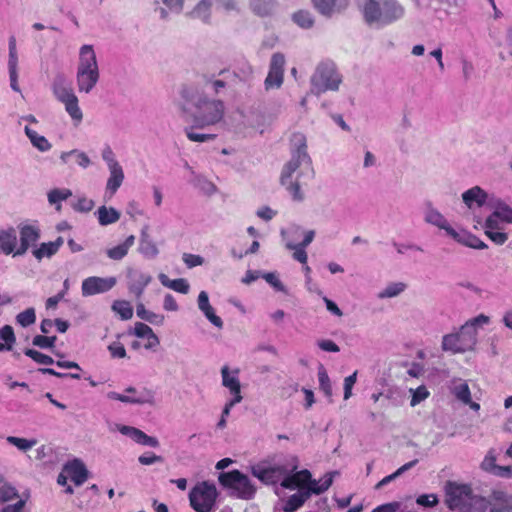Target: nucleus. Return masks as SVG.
<instances>
[{
  "instance_id": "obj_1",
  "label": "nucleus",
  "mask_w": 512,
  "mask_h": 512,
  "mask_svg": "<svg viewBox=\"0 0 512 512\" xmlns=\"http://www.w3.org/2000/svg\"><path fill=\"white\" fill-rule=\"evenodd\" d=\"M205 81L202 88L203 95H196L192 90L183 88L181 91L182 98L186 104L192 103L196 112L192 116L191 121L194 123V127L203 129L205 127L214 125L220 122L224 115V106L222 101L211 99L214 94H217L219 89L224 87V81L220 79H212L204 77ZM185 121L189 122L190 118L186 114V107H182Z\"/></svg>"
},
{
  "instance_id": "obj_2",
  "label": "nucleus",
  "mask_w": 512,
  "mask_h": 512,
  "mask_svg": "<svg viewBox=\"0 0 512 512\" xmlns=\"http://www.w3.org/2000/svg\"><path fill=\"white\" fill-rule=\"evenodd\" d=\"M362 12L366 23L382 28L401 19L405 10L397 0H366Z\"/></svg>"
},
{
  "instance_id": "obj_3",
  "label": "nucleus",
  "mask_w": 512,
  "mask_h": 512,
  "mask_svg": "<svg viewBox=\"0 0 512 512\" xmlns=\"http://www.w3.org/2000/svg\"><path fill=\"white\" fill-rule=\"evenodd\" d=\"M292 141L297 146V149L292 153L291 160L284 166L282 170L281 184L286 186L294 200L300 201L303 199V195L300 192V182H291L290 179L292 174L303 162L310 166V158L306 151V137L302 133H294Z\"/></svg>"
},
{
  "instance_id": "obj_4",
  "label": "nucleus",
  "mask_w": 512,
  "mask_h": 512,
  "mask_svg": "<svg viewBox=\"0 0 512 512\" xmlns=\"http://www.w3.org/2000/svg\"><path fill=\"white\" fill-rule=\"evenodd\" d=\"M76 80L79 92L85 93H89L99 80L98 63L91 45H84L80 49Z\"/></svg>"
},
{
  "instance_id": "obj_5",
  "label": "nucleus",
  "mask_w": 512,
  "mask_h": 512,
  "mask_svg": "<svg viewBox=\"0 0 512 512\" xmlns=\"http://www.w3.org/2000/svg\"><path fill=\"white\" fill-rule=\"evenodd\" d=\"M52 91L57 100L65 105V109L70 117L80 122L83 118V114L78 105V98L64 76L57 75L55 77L52 84Z\"/></svg>"
},
{
  "instance_id": "obj_6",
  "label": "nucleus",
  "mask_w": 512,
  "mask_h": 512,
  "mask_svg": "<svg viewBox=\"0 0 512 512\" xmlns=\"http://www.w3.org/2000/svg\"><path fill=\"white\" fill-rule=\"evenodd\" d=\"M340 83L341 77L332 61L319 63L315 73L311 77V84L317 93H322L327 90H337Z\"/></svg>"
},
{
  "instance_id": "obj_7",
  "label": "nucleus",
  "mask_w": 512,
  "mask_h": 512,
  "mask_svg": "<svg viewBox=\"0 0 512 512\" xmlns=\"http://www.w3.org/2000/svg\"><path fill=\"white\" fill-rule=\"evenodd\" d=\"M445 504L450 510L461 509L471 504L476 499H484L483 497L473 494V490L468 484H459L453 481H447L444 487Z\"/></svg>"
},
{
  "instance_id": "obj_8",
  "label": "nucleus",
  "mask_w": 512,
  "mask_h": 512,
  "mask_svg": "<svg viewBox=\"0 0 512 512\" xmlns=\"http://www.w3.org/2000/svg\"><path fill=\"white\" fill-rule=\"evenodd\" d=\"M217 489L206 481L197 483L189 493V502L196 512H211L215 506Z\"/></svg>"
},
{
  "instance_id": "obj_9",
  "label": "nucleus",
  "mask_w": 512,
  "mask_h": 512,
  "mask_svg": "<svg viewBox=\"0 0 512 512\" xmlns=\"http://www.w3.org/2000/svg\"><path fill=\"white\" fill-rule=\"evenodd\" d=\"M477 343V333L470 325H463L458 333L443 337L442 349L452 353H462L474 348Z\"/></svg>"
},
{
  "instance_id": "obj_10",
  "label": "nucleus",
  "mask_w": 512,
  "mask_h": 512,
  "mask_svg": "<svg viewBox=\"0 0 512 512\" xmlns=\"http://www.w3.org/2000/svg\"><path fill=\"white\" fill-rule=\"evenodd\" d=\"M226 489L231 490L236 497L246 500L253 498L256 491L248 476L238 470L226 472Z\"/></svg>"
},
{
  "instance_id": "obj_11",
  "label": "nucleus",
  "mask_w": 512,
  "mask_h": 512,
  "mask_svg": "<svg viewBox=\"0 0 512 512\" xmlns=\"http://www.w3.org/2000/svg\"><path fill=\"white\" fill-rule=\"evenodd\" d=\"M285 57L282 53H274L271 57L269 71L264 81L265 89L280 88L284 80Z\"/></svg>"
},
{
  "instance_id": "obj_12",
  "label": "nucleus",
  "mask_w": 512,
  "mask_h": 512,
  "mask_svg": "<svg viewBox=\"0 0 512 512\" xmlns=\"http://www.w3.org/2000/svg\"><path fill=\"white\" fill-rule=\"evenodd\" d=\"M116 285L115 277H97L91 276L83 280L81 291L83 296H92L100 293H105L111 290Z\"/></svg>"
},
{
  "instance_id": "obj_13",
  "label": "nucleus",
  "mask_w": 512,
  "mask_h": 512,
  "mask_svg": "<svg viewBox=\"0 0 512 512\" xmlns=\"http://www.w3.org/2000/svg\"><path fill=\"white\" fill-rule=\"evenodd\" d=\"M20 235V245L14 252V256L23 255L30 246L34 245L40 238V229L32 224H20L18 226Z\"/></svg>"
},
{
  "instance_id": "obj_14",
  "label": "nucleus",
  "mask_w": 512,
  "mask_h": 512,
  "mask_svg": "<svg viewBox=\"0 0 512 512\" xmlns=\"http://www.w3.org/2000/svg\"><path fill=\"white\" fill-rule=\"evenodd\" d=\"M287 473V469L283 465H275L265 468H259L258 470H254L253 474L265 484H277L281 483L282 479L285 477Z\"/></svg>"
},
{
  "instance_id": "obj_15",
  "label": "nucleus",
  "mask_w": 512,
  "mask_h": 512,
  "mask_svg": "<svg viewBox=\"0 0 512 512\" xmlns=\"http://www.w3.org/2000/svg\"><path fill=\"white\" fill-rule=\"evenodd\" d=\"M310 471L303 469L291 475H285L281 481V486L285 489H298V491H305V487L309 485Z\"/></svg>"
},
{
  "instance_id": "obj_16",
  "label": "nucleus",
  "mask_w": 512,
  "mask_h": 512,
  "mask_svg": "<svg viewBox=\"0 0 512 512\" xmlns=\"http://www.w3.org/2000/svg\"><path fill=\"white\" fill-rule=\"evenodd\" d=\"M490 507V512H511L512 511V496L504 491L495 490L490 495L487 501V507Z\"/></svg>"
},
{
  "instance_id": "obj_17",
  "label": "nucleus",
  "mask_w": 512,
  "mask_h": 512,
  "mask_svg": "<svg viewBox=\"0 0 512 512\" xmlns=\"http://www.w3.org/2000/svg\"><path fill=\"white\" fill-rule=\"evenodd\" d=\"M481 468L498 477H512V466H500L496 464L494 451L490 450L481 463Z\"/></svg>"
},
{
  "instance_id": "obj_18",
  "label": "nucleus",
  "mask_w": 512,
  "mask_h": 512,
  "mask_svg": "<svg viewBox=\"0 0 512 512\" xmlns=\"http://www.w3.org/2000/svg\"><path fill=\"white\" fill-rule=\"evenodd\" d=\"M64 473L71 479L76 485H82L88 478V470L81 460L75 459L64 467Z\"/></svg>"
},
{
  "instance_id": "obj_19",
  "label": "nucleus",
  "mask_w": 512,
  "mask_h": 512,
  "mask_svg": "<svg viewBox=\"0 0 512 512\" xmlns=\"http://www.w3.org/2000/svg\"><path fill=\"white\" fill-rule=\"evenodd\" d=\"M109 171L110 176L107 180L106 191L110 193V196H113L123 183L124 172L118 162L110 163Z\"/></svg>"
},
{
  "instance_id": "obj_20",
  "label": "nucleus",
  "mask_w": 512,
  "mask_h": 512,
  "mask_svg": "<svg viewBox=\"0 0 512 512\" xmlns=\"http://www.w3.org/2000/svg\"><path fill=\"white\" fill-rule=\"evenodd\" d=\"M120 431L123 434L130 436V438L138 444L149 447H157L159 445V442L155 437L147 435L138 428L123 426Z\"/></svg>"
},
{
  "instance_id": "obj_21",
  "label": "nucleus",
  "mask_w": 512,
  "mask_h": 512,
  "mask_svg": "<svg viewBox=\"0 0 512 512\" xmlns=\"http://www.w3.org/2000/svg\"><path fill=\"white\" fill-rule=\"evenodd\" d=\"M333 483V473H326L320 480H315L312 478V474L310 473L309 485L305 487L304 492H308L309 498L312 494L320 495L327 491Z\"/></svg>"
},
{
  "instance_id": "obj_22",
  "label": "nucleus",
  "mask_w": 512,
  "mask_h": 512,
  "mask_svg": "<svg viewBox=\"0 0 512 512\" xmlns=\"http://www.w3.org/2000/svg\"><path fill=\"white\" fill-rule=\"evenodd\" d=\"M17 249V236L14 228L0 230V253L13 254Z\"/></svg>"
},
{
  "instance_id": "obj_23",
  "label": "nucleus",
  "mask_w": 512,
  "mask_h": 512,
  "mask_svg": "<svg viewBox=\"0 0 512 512\" xmlns=\"http://www.w3.org/2000/svg\"><path fill=\"white\" fill-rule=\"evenodd\" d=\"M226 389L229 390L232 399L226 404V416L229 414V408L239 403L242 400L241 384L239 380L230 375L228 367L226 366Z\"/></svg>"
},
{
  "instance_id": "obj_24",
  "label": "nucleus",
  "mask_w": 512,
  "mask_h": 512,
  "mask_svg": "<svg viewBox=\"0 0 512 512\" xmlns=\"http://www.w3.org/2000/svg\"><path fill=\"white\" fill-rule=\"evenodd\" d=\"M462 199L468 207H471L473 203L481 207L487 200V193L479 186H474L462 194Z\"/></svg>"
},
{
  "instance_id": "obj_25",
  "label": "nucleus",
  "mask_w": 512,
  "mask_h": 512,
  "mask_svg": "<svg viewBox=\"0 0 512 512\" xmlns=\"http://www.w3.org/2000/svg\"><path fill=\"white\" fill-rule=\"evenodd\" d=\"M62 244H63V240L61 237H58L57 240H55V241L42 243L38 248L33 250V252H32L33 256L37 260H41L44 257L49 258L58 252V250L60 249Z\"/></svg>"
},
{
  "instance_id": "obj_26",
  "label": "nucleus",
  "mask_w": 512,
  "mask_h": 512,
  "mask_svg": "<svg viewBox=\"0 0 512 512\" xmlns=\"http://www.w3.org/2000/svg\"><path fill=\"white\" fill-rule=\"evenodd\" d=\"M426 221L439 227L440 229L445 230L446 233L451 237L458 236V232L448 224L445 217L437 210H429L426 214Z\"/></svg>"
},
{
  "instance_id": "obj_27",
  "label": "nucleus",
  "mask_w": 512,
  "mask_h": 512,
  "mask_svg": "<svg viewBox=\"0 0 512 512\" xmlns=\"http://www.w3.org/2000/svg\"><path fill=\"white\" fill-rule=\"evenodd\" d=\"M108 397L124 403L143 404L151 402L153 395L150 391L144 390L139 396H128L117 392H110Z\"/></svg>"
},
{
  "instance_id": "obj_28",
  "label": "nucleus",
  "mask_w": 512,
  "mask_h": 512,
  "mask_svg": "<svg viewBox=\"0 0 512 512\" xmlns=\"http://www.w3.org/2000/svg\"><path fill=\"white\" fill-rule=\"evenodd\" d=\"M309 499L308 492L298 491L288 497L283 505L284 512H295Z\"/></svg>"
},
{
  "instance_id": "obj_29",
  "label": "nucleus",
  "mask_w": 512,
  "mask_h": 512,
  "mask_svg": "<svg viewBox=\"0 0 512 512\" xmlns=\"http://www.w3.org/2000/svg\"><path fill=\"white\" fill-rule=\"evenodd\" d=\"M276 4V0H249L251 10L259 16L271 15Z\"/></svg>"
},
{
  "instance_id": "obj_30",
  "label": "nucleus",
  "mask_w": 512,
  "mask_h": 512,
  "mask_svg": "<svg viewBox=\"0 0 512 512\" xmlns=\"http://www.w3.org/2000/svg\"><path fill=\"white\" fill-rule=\"evenodd\" d=\"M111 310L123 321L133 317V307L127 300H115L111 305Z\"/></svg>"
},
{
  "instance_id": "obj_31",
  "label": "nucleus",
  "mask_w": 512,
  "mask_h": 512,
  "mask_svg": "<svg viewBox=\"0 0 512 512\" xmlns=\"http://www.w3.org/2000/svg\"><path fill=\"white\" fill-rule=\"evenodd\" d=\"M97 214L98 221L102 226L113 224L120 219V213L113 207L101 206L98 208Z\"/></svg>"
},
{
  "instance_id": "obj_32",
  "label": "nucleus",
  "mask_w": 512,
  "mask_h": 512,
  "mask_svg": "<svg viewBox=\"0 0 512 512\" xmlns=\"http://www.w3.org/2000/svg\"><path fill=\"white\" fill-rule=\"evenodd\" d=\"M160 281L163 286L168 287L176 292L187 294L189 292V284L186 279L178 278L174 280H170L166 275L162 274L160 276Z\"/></svg>"
},
{
  "instance_id": "obj_33",
  "label": "nucleus",
  "mask_w": 512,
  "mask_h": 512,
  "mask_svg": "<svg viewBox=\"0 0 512 512\" xmlns=\"http://www.w3.org/2000/svg\"><path fill=\"white\" fill-rule=\"evenodd\" d=\"M136 314L142 320H145L154 325H160L164 322V316L161 314H156L152 311H149L145 308L143 303H138L136 306Z\"/></svg>"
},
{
  "instance_id": "obj_34",
  "label": "nucleus",
  "mask_w": 512,
  "mask_h": 512,
  "mask_svg": "<svg viewBox=\"0 0 512 512\" xmlns=\"http://www.w3.org/2000/svg\"><path fill=\"white\" fill-rule=\"evenodd\" d=\"M454 240H456L457 242L465 245V246H468L470 248H473V249H479V250H482V249H486L488 246L486 243H484L480 238H478L477 236L473 235V234H460L458 233V236L457 237H452Z\"/></svg>"
},
{
  "instance_id": "obj_35",
  "label": "nucleus",
  "mask_w": 512,
  "mask_h": 512,
  "mask_svg": "<svg viewBox=\"0 0 512 512\" xmlns=\"http://www.w3.org/2000/svg\"><path fill=\"white\" fill-rule=\"evenodd\" d=\"M151 280L152 277L150 275L139 274L137 279H135L129 286L130 293L136 298H140Z\"/></svg>"
},
{
  "instance_id": "obj_36",
  "label": "nucleus",
  "mask_w": 512,
  "mask_h": 512,
  "mask_svg": "<svg viewBox=\"0 0 512 512\" xmlns=\"http://www.w3.org/2000/svg\"><path fill=\"white\" fill-rule=\"evenodd\" d=\"M212 1L211 0H201L196 7L192 10L191 16L193 18L200 19L202 21H207L211 14Z\"/></svg>"
},
{
  "instance_id": "obj_37",
  "label": "nucleus",
  "mask_w": 512,
  "mask_h": 512,
  "mask_svg": "<svg viewBox=\"0 0 512 512\" xmlns=\"http://www.w3.org/2000/svg\"><path fill=\"white\" fill-rule=\"evenodd\" d=\"M25 132L32 144L40 151L45 152L50 150L51 144L44 136L39 135L36 131L28 127L25 128Z\"/></svg>"
},
{
  "instance_id": "obj_38",
  "label": "nucleus",
  "mask_w": 512,
  "mask_h": 512,
  "mask_svg": "<svg viewBox=\"0 0 512 512\" xmlns=\"http://www.w3.org/2000/svg\"><path fill=\"white\" fill-rule=\"evenodd\" d=\"M134 334L139 338H150L154 339L152 342L153 344H159V338L157 335L153 332L152 328L148 326L145 323L142 322H136L134 326Z\"/></svg>"
},
{
  "instance_id": "obj_39",
  "label": "nucleus",
  "mask_w": 512,
  "mask_h": 512,
  "mask_svg": "<svg viewBox=\"0 0 512 512\" xmlns=\"http://www.w3.org/2000/svg\"><path fill=\"white\" fill-rule=\"evenodd\" d=\"M292 19L301 29H310L314 23L312 15L308 11H298L293 14Z\"/></svg>"
},
{
  "instance_id": "obj_40",
  "label": "nucleus",
  "mask_w": 512,
  "mask_h": 512,
  "mask_svg": "<svg viewBox=\"0 0 512 512\" xmlns=\"http://www.w3.org/2000/svg\"><path fill=\"white\" fill-rule=\"evenodd\" d=\"M17 496L16 489L0 476V501L7 502Z\"/></svg>"
},
{
  "instance_id": "obj_41",
  "label": "nucleus",
  "mask_w": 512,
  "mask_h": 512,
  "mask_svg": "<svg viewBox=\"0 0 512 512\" xmlns=\"http://www.w3.org/2000/svg\"><path fill=\"white\" fill-rule=\"evenodd\" d=\"M452 393L462 403L471 402V392L466 382H462L459 385H455L452 389Z\"/></svg>"
},
{
  "instance_id": "obj_42",
  "label": "nucleus",
  "mask_w": 512,
  "mask_h": 512,
  "mask_svg": "<svg viewBox=\"0 0 512 512\" xmlns=\"http://www.w3.org/2000/svg\"><path fill=\"white\" fill-rule=\"evenodd\" d=\"M24 354L26 356L30 357L32 360H34L38 364H43V365L54 364V359L51 356L46 355L42 352H39L35 349H30V348L25 349Z\"/></svg>"
},
{
  "instance_id": "obj_43",
  "label": "nucleus",
  "mask_w": 512,
  "mask_h": 512,
  "mask_svg": "<svg viewBox=\"0 0 512 512\" xmlns=\"http://www.w3.org/2000/svg\"><path fill=\"white\" fill-rule=\"evenodd\" d=\"M7 442L17 447L21 451H27L37 444L36 439H25L15 436H8Z\"/></svg>"
},
{
  "instance_id": "obj_44",
  "label": "nucleus",
  "mask_w": 512,
  "mask_h": 512,
  "mask_svg": "<svg viewBox=\"0 0 512 512\" xmlns=\"http://www.w3.org/2000/svg\"><path fill=\"white\" fill-rule=\"evenodd\" d=\"M418 463V460L417 459H414L404 465H402L400 468H398L394 473L384 477L378 484H377V487H381V486H384L388 483H390L392 480H394L395 478H397L398 476H400L401 474H403L405 471L411 469L412 467H414L416 464Z\"/></svg>"
},
{
  "instance_id": "obj_45",
  "label": "nucleus",
  "mask_w": 512,
  "mask_h": 512,
  "mask_svg": "<svg viewBox=\"0 0 512 512\" xmlns=\"http://www.w3.org/2000/svg\"><path fill=\"white\" fill-rule=\"evenodd\" d=\"M16 321L22 327H28L35 323L36 314L34 308H27L16 316Z\"/></svg>"
},
{
  "instance_id": "obj_46",
  "label": "nucleus",
  "mask_w": 512,
  "mask_h": 512,
  "mask_svg": "<svg viewBox=\"0 0 512 512\" xmlns=\"http://www.w3.org/2000/svg\"><path fill=\"white\" fill-rule=\"evenodd\" d=\"M195 128L196 127H194L193 125L192 127L185 129L186 136L190 141L205 142L208 140H212L216 137V134L194 132Z\"/></svg>"
},
{
  "instance_id": "obj_47",
  "label": "nucleus",
  "mask_w": 512,
  "mask_h": 512,
  "mask_svg": "<svg viewBox=\"0 0 512 512\" xmlns=\"http://www.w3.org/2000/svg\"><path fill=\"white\" fill-rule=\"evenodd\" d=\"M72 195L69 189H53L48 193V201L51 204H59L61 201L68 199Z\"/></svg>"
},
{
  "instance_id": "obj_48",
  "label": "nucleus",
  "mask_w": 512,
  "mask_h": 512,
  "mask_svg": "<svg viewBox=\"0 0 512 512\" xmlns=\"http://www.w3.org/2000/svg\"><path fill=\"white\" fill-rule=\"evenodd\" d=\"M318 380L320 389L323 391V393L331 397L332 396V386L330 382V378L324 368H321L318 372Z\"/></svg>"
},
{
  "instance_id": "obj_49",
  "label": "nucleus",
  "mask_w": 512,
  "mask_h": 512,
  "mask_svg": "<svg viewBox=\"0 0 512 512\" xmlns=\"http://www.w3.org/2000/svg\"><path fill=\"white\" fill-rule=\"evenodd\" d=\"M411 391H412V397H411L410 405L412 407L418 405L420 402L427 399L430 395V392L424 385H421V386L417 387L415 390H411Z\"/></svg>"
},
{
  "instance_id": "obj_50",
  "label": "nucleus",
  "mask_w": 512,
  "mask_h": 512,
  "mask_svg": "<svg viewBox=\"0 0 512 512\" xmlns=\"http://www.w3.org/2000/svg\"><path fill=\"white\" fill-rule=\"evenodd\" d=\"M287 248L289 250H293V258L300 262L301 264H306L307 263V259H308V256H307V253L305 251V248L304 246L300 245V244H292V243H287Z\"/></svg>"
},
{
  "instance_id": "obj_51",
  "label": "nucleus",
  "mask_w": 512,
  "mask_h": 512,
  "mask_svg": "<svg viewBox=\"0 0 512 512\" xmlns=\"http://www.w3.org/2000/svg\"><path fill=\"white\" fill-rule=\"evenodd\" d=\"M405 289V284L403 283H391L389 284L382 292H380V298H391L400 294Z\"/></svg>"
},
{
  "instance_id": "obj_52",
  "label": "nucleus",
  "mask_w": 512,
  "mask_h": 512,
  "mask_svg": "<svg viewBox=\"0 0 512 512\" xmlns=\"http://www.w3.org/2000/svg\"><path fill=\"white\" fill-rule=\"evenodd\" d=\"M57 340L56 336H44V335H36L32 343L34 346L40 347V348H52L55 345V342Z\"/></svg>"
},
{
  "instance_id": "obj_53",
  "label": "nucleus",
  "mask_w": 512,
  "mask_h": 512,
  "mask_svg": "<svg viewBox=\"0 0 512 512\" xmlns=\"http://www.w3.org/2000/svg\"><path fill=\"white\" fill-rule=\"evenodd\" d=\"M487 509L486 499H476L471 504L462 507L459 512H485Z\"/></svg>"
},
{
  "instance_id": "obj_54",
  "label": "nucleus",
  "mask_w": 512,
  "mask_h": 512,
  "mask_svg": "<svg viewBox=\"0 0 512 512\" xmlns=\"http://www.w3.org/2000/svg\"><path fill=\"white\" fill-rule=\"evenodd\" d=\"M0 338L7 344L11 349L16 342L14 330L10 325H5L0 329Z\"/></svg>"
},
{
  "instance_id": "obj_55",
  "label": "nucleus",
  "mask_w": 512,
  "mask_h": 512,
  "mask_svg": "<svg viewBox=\"0 0 512 512\" xmlns=\"http://www.w3.org/2000/svg\"><path fill=\"white\" fill-rule=\"evenodd\" d=\"M17 52H16V41L14 37H11L9 40V61L8 67L9 70L17 69Z\"/></svg>"
},
{
  "instance_id": "obj_56",
  "label": "nucleus",
  "mask_w": 512,
  "mask_h": 512,
  "mask_svg": "<svg viewBox=\"0 0 512 512\" xmlns=\"http://www.w3.org/2000/svg\"><path fill=\"white\" fill-rule=\"evenodd\" d=\"M182 259L188 268L200 266L204 262V259L200 255H195L191 253H184Z\"/></svg>"
},
{
  "instance_id": "obj_57",
  "label": "nucleus",
  "mask_w": 512,
  "mask_h": 512,
  "mask_svg": "<svg viewBox=\"0 0 512 512\" xmlns=\"http://www.w3.org/2000/svg\"><path fill=\"white\" fill-rule=\"evenodd\" d=\"M313 2L322 14H329L333 10L336 0H313Z\"/></svg>"
},
{
  "instance_id": "obj_58",
  "label": "nucleus",
  "mask_w": 512,
  "mask_h": 512,
  "mask_svg": "<svg viewBox=\"0 0 512 512\" xmlns=\"http://www.w3.org/2000/svg\"><path fill=\"white\" fill-rule=\"evenodd\" d=\"M357 380V371H355L353 374L347 376L344 379V399L347 400L352 395V388Z\"/></svg>"
},
{
  "instance_id": "obj_59",
  "label": "nucleus",
  "mask_w": 512,
  "mask_h": 512,
  "mask_svg": "<svg viewBox=\"0 0 512 512\" xmlns=\"http://www.w3.org/2000/svg\"><path fill=\"white\" fill-rule=\"evenodd\" d=\"M128 251L122 244L107 250V256L113 260H121L127 255Z\"/></svg>"
},
{
  "instance_id": "obj_60",
  "label": "nucleus",
  "mask_w": 512,
  "mask_h": 512,
  "mask_svg": "<svg viewBox=\"0 0 512 512\" xmlns=\"http://www.w3.org/2000/svg\"><path fill=\"white\" fill-rule=\"evenodd\" d=\"M485 235L496 245H503L508 239V235L500 231H486Z\"/></svg>"
},
{
  "instance_id": "obj_61",
  "label": "nucleus",
  "mask_w": 512,
  "mask_h": 512,
  "mask_svg": "<svg viewBox=\"0 0 512 512\" xmlns=\"http://www.w3.org/2000/svg\"><path fill=\"white\" fill-rule=\"evenodd\" d=\"M94 202L88 198H80L74 205V209L79 212H89L93 209Z\"/></svg>"
},
{
  "instance_id": "obj_62",
  "label": "nucleus",
  "mask_w": 512,
  "mask_h": 512,
  "mask_svg": "<svg viewBox=\"0 0 512 512\" xmlns=\"http://www.w3.org/2000/svg\"><path fill=\"white\" fill-rule=\"evenodd\" d=\"M494 214H496L499 217V219L507 223H512V209L509 206H499L497 210L494 211Z\"/></svg>"
},
{
  "instance_id": "obj_63",
  "label": "nucleus",
  "mask_w": 512,
  "mask_h": 512,
  "mask_svg": "<svg viewBox=\"0 0 512 512\" xmlns=\"http://www.w3.org/2000/svg\"><path fill=\"white\" fill-rule=\"evenodd\" d=\"M108 349L114 358H124L126 356V349L121 342H113Z\"/></svg>"
},
{
  "instance_id": "obj_64",
  "label": "nucleus",
  "mask_w": 512,
  "mask_h": 512,
  "mask_svg": "<svg viewBox=\"0 0 512 512\" xmlns=\"http://www.w3.org/2000/svg\"><path fill=\"white\" fill-rule=\"evenodd\" d=\"M206 318L216 327H222V319L215 314L213 307L210 305L209 307L202 310Z\"/></svg>"
}]
</instances>
